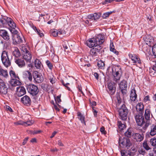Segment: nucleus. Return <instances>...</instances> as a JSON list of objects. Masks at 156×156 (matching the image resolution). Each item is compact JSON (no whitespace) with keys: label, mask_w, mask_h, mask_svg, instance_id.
Returning a JSON list of instances; mask_svg holds the SVG:
<instances>
[{"label":"nucleus","mask_w":156,"mask_h":156,"mask_svg":"<svg viewBox=\"0 0 156 156\" xmlns=\"http://www.w3.org/2000/svg\"><path fill=\"white\" fill-rule=\"evenodd\" d=\"M104 35L99 34L90 39L87 42V45L89 47H94L90 50V54L91 55L95 56L99 53L102 48L101 45L104 42Z\"/></svg>","instance_id":"nucleus-1"},{"label":"nucleus","mask_w":156,"mask_h":156,"mask_svg":"<svg viewBox=\"0 0 156 156\" xmlns=\"http://www.w3.org/2000/svg\"><path fill=\"white\" fill-rule=\"evenodd\" d=\"M112 75L114 80L117 82L120 80L122 74L121 67L119 66H115L112 69Z\"/></svg>","instance_id":"nucleus-2"},{"label":"nucleus","mask_w":156,"mask_h":156,"mask_svg":"<svg viewBox=\"0 0 156 156\" xmlns=\"http://www.w3.org/2000/svg\"><path fill=\"white\" fill-rule=\"evenodd\" d=\"M128 110L124 105H123L119 110L120 118L123 120H126L127 118Z\"/></svg>","instance_id":"nucleus-3"},{"label":"nucleus","mask_w":156,"mask_h":156,"mask_svg":"<svg viewBox=\"0 0 156 156\" xmlns=\"http://www.w3.org/2000/svg\"><path fill=\"white\" fill-rule=\"evenodd\" d=\"M119 143L120 146L122 148H128L131 145L130 140L127 138L120 137Z\"/></svg>","instance_id":"nucleus-4"},{"label":"nucleus","mask_w":156,"mask_h":156,"mask_svg":"<svg viewBox=\"0 0 156 156\" xmlns=\"http://www.w3.org/2000/svg\"><path fill=\"white\" fill-rule=\"evenodd\" d=\"M21 51L23 59L27 62H30L32 56L30 52L25 47H23L22 48Z\"/></svg>","instance_id":"nucleus-5"},{"label":"nucleus","mask_w":156,"mask_h":156,"mask_svg":"<svg viewBox=\"0 0 156 156\" xmlns=\"http://www.w3.org/2000/svg\"><path fill=\"white\" fill-rule=\"evenodd\" d=\"M1 60L3 64L6 67H7L11 65V62L9 58L8 52L3 51L1 55Z\"/></svg>","instance_id":"nucleus-6"},{"label":"nucleus","mask_w":156,"mask_h":156,"mask_svg":"<svg viewBox=\"0 0 156 156\" xmlns=\"http://www.w3.org/2000/svg\"><path fill=\"white\" fill-rule=\"evenodd\" d=\"M27 88L29 93L33 96L36 95L39 92L38 88L34 84H30L28 85Z\"/></svg>","instance_id":"nucleus-7"},{"label":"nucleus","mask_w":156,"mask_h":156,"mask_svg":"<svg viewBox=\"0 0 156 156\" xmlns=\"http://www.w3.org/2000/svg\"><path fill=\"white\" fill-rule=\"evenodd\" d=\"M150 110L149 109H147L145 110L144 117L145 119L146 120V122L145 124L143 127V128L144 130H145L150 124Z\"/></svg>","instance_id":"nucleus-8"},{"label":"nucleus","mask_w":156,"mask_h":156,"mask_svg":"<svg viewBox=\"0 0 156 156\" xmlns=\"http://www.w3.org/2000/svg\"><path fill=\"white\" fill-rule=\"evenodd\" d=\"M119 86L123 96L126 95L127 93L126 88L127 87L126 81L124 80H123L119 84Z\"/></svg>","instance_id":"nucleus-9"},{"label":"nucleus","mask_w":156,"mask_h":156,"mask_svg":"<svg viewBox=\"0 0 156 156\" xmlns=\"http://www.w3.org/2000/svg\"><path fill=\"white\" fill-rule=\"evenodd\" d=\"M142 115L143 114H138L135 115V116L136 123L139 126H142L145 123Z\"/></svg>","instance_id":"nucleus-10"},{"label":"nucleus","mask_w":156,"mask_h":156,"mask_svg":"<svg viewBox=\"0 0 156 156\" xmlns=\"http://www.w3.org/2000/svg\"><path fill=\"white\" fill-rule=\"evenodd\" d=\"M33 76L34 81L36 83H41L43 80V78L41 74L37 72H35L34 73Z\"/></svg>","instance_id":"nucleus-11"},{"label":"nucleus","mask_w":156,"mask_h":156,"mask_svg":"<svg viewBox=\"0 0 156 156\" xmlns=\"http://www.w3.org/2000/svg\"><path fill=\"white\" fill-rule=\"evenodd\" d=\"M129 56L133 62V63L135 64H140L141 62L139 58L136 55L134 54H129Z\"/></svg>","instance_id":"nucleus-12"},{"label":"nucleus","mask_w":156,"mask_h":156,"mask_svg":"<svg viewBox=\"0 0 156 156\" xmlns=\"http://www.w3.org/2000/svg\"><path fill=\"white\" fill-rule=\"evenodd\" d=\"M8 88L5 83L2 80L0 81V93L1 94H5L7 93Z\"/></svg>","instance_id":"nucleus-13"},{"label":"nucleus","mask_w":156,"mask_h":156,"mask_svg":"<svg viewBox=\"0 0 156 156\" xmlns=\"http://www.w3.org/2000/svg\"><path fill=\"white\" fill-rule=\"evenodd\" d=\"M115 84L113 82H110L108 85V87L109 89V93L111 95L114 94L115 91Z\"/></svg>","instance_id":"nucleus-14"},{"label":"nucleus","mask_w":156,"mask_h":156,"mask_svg":"<svg viewBox=\"0 0 156 156\" xmlns=\"http://www.w3.org/2000/svg\"><path fill=\"white\" fill-rule=\"evenodd\" d=\"M144 40L146 44L148 45L149 46H151L154 44V38L151 35H147L144 39Z\"/></svg>","instance_id":"nucleus-15"},{"label":"nucleus","mask_w":156,"mask_h":156,"mask_svg":"<svg viewBox=\"0 0 156 156\" xmlns=\"http://www.w3.org/2000/svg\"><path fill=\"white\" fill-rule=\"evenodd\" d=\"M16 94L18 97H21L26 93L25 88L23 87L19 86L16 87Z\"/></svg>","instance_id":"nucleus-16"},{"label":"nucleus","mask_w":156,"mask_h":156,"mask_svg":"<svg viewBox=\"0 0 156 156\" xmlns=\"http://www.w3.org/2000/svg\"><path fill=\"white\" fill-rule=\"evenodd\" d=\"M21 102L24 105L28 106L30 105L31 100L30 97L27 95H25L21 99Z\"/></svg>","instance_id":"nucleus-17"},{"label":"nucleus","mask_w":156,"mask_h":156,"mask_svg":"<svg viewBox=\"0 0 156 156\" xmlns=\"http://www.w3.org/2000/svg\"><path fill=\"white\" fill-rule=\"evenodd\" d=\"M0 36L4 40L7 41L8 42L9 41V37L6 31L5 30H0Z\"/></svg>","instance_id":"nucleus-18"},{"label":"nucleus","mask_w":156,"mask_h":156,"mask_svg":"<svg viewBox=\"0 0 156 156\" xmlns=\"http://www.w3.org/2000/svg\"><path fill=\"white\" fill-rule=\"evenodd\" d=\"M137 112L140 114H143L144 112V108L143 103H138L136 107Z\"/></svg>","instance_id":"nucleus-19"},{"label":"nucleus","mask_w":156,"mask_h":156,"mask_svg":"<svg viewBox=\"0 0 156 156\" xmlns=\"http://www.w3.org/2000/svg\"><path fill=\"white\" fill-rule=\"evenodd\" d=\"M133 137L136 141L140 142L142 141L144 138V136L143 134H141L138 133H136L134 134L133 135Z\"/></svg>","instance_id":"nucleus-20"},{"label":"nucleus","mask_w":156,"mask_h":156,"mask_svg":"<svg viewBox=\"0 0 156 156\" xmlns=\"http://www.w3.org/2000/svg\"><path fill=\"white\" fill-rule=\"evenodd\" d=\"M137 98V95L136 93V91L135 89L131 90L130 94V98L131 101H134Z\"/></svg>","instance_id":"nucleus-21"},{"label":"nucleus","mask_w":156,"mask_h":156,"mask_svg":"<svg viewBox=\"0 0 156 156\" xmlns=\"http://www.w3.org/2000/svg\"><path fill=\"white\" fill-rule=\"evenodd\" d=\"M15 62L20 67H23L25 65V63L22 58H16L15 59Z\"/></svg>","instance_id":"nucleus-22"},{"label":"nucleus","mask_w":156,"mask_h":156,"mask_svg":"<svg viewBox=\"0 0 156 156\" xmlns=\"http://www.w3.org/2000/svg\"><path fill=\"white\" fill-rule=\"evenodd\" d=\"M14 38L15 42L17 43H23L24 41H25L24 38L22 35L20 36L18 34H17Z\"/></svg>","instance_id":"nucleus-23"},{"label":"nucleus","mask_w":156,"mask_h":156,"mask_svg":"<svg viewBox=\"0 0 156 156\" xmlns=\"http://www.w3.org/2000/svg\"><path fill=\"white\" fill-rule=\"evenodd\" d=\"M29 24L30 27L32 28L40 37H41L44 36L43 34L41 32L40 30L37 29L36 27L32 23L29 22Z\"/></svg>","instance_id":"nucleus-24"},{"label":"nucleus","mask_w":156,"mask_h":156,"mask_svg":"<svg viewBox=\"0 0 156 156\" xmlns=\"http://www.w3.org/2000/svg\"><path fill=\"white\" fill-rule=\"evenodd\" d=\"M150 145L153 147V151L156 154V138H151L149 141Z\"/></svg>","instance_id":"nucleus-25"},{"label":"nucleus","mask_w":156,"mask_h":156,"mask_svg":"<svg viewBox=\"0 0 156 156\" xmlns=\"http://www.w3.org/2000/svg\"><path fill=\"white\" fill-rule=\"evenodd\" d=\"M17 79H12L11 80V84L12 86L15 87L21 85V83Z\"/></svg>","instance_id":"nucleus-26"},{"label":"nucleus","mask_w":156,"mask_h":156,"mask_svg":"<svg viewBox=\"0 0 156 156\" xmlns=\"http://www.w3.org/2000/svg\"><path fill=\"white\" fill-rule=\"evenodd\" d=\"M78 63L79 65L85 67L86 69H87V67L90 66V63L86 64L85 60L83 58L80 59V61H78Z\"/></svg>","instance_id":"nucleus-27"},{"label":"nucleus","mask_w":156,"mask_h":156,"mask_svg":"<svg viewBox=\"0 0 156 156\" xmlns=\"http://www.w3.org/2000/svg\"><path fill=\"white\" fill-rule=\"evenodd\" d=\"M12 20L11 18L5 16L0 20V22L3 25L8 24L9 22L12 21Z\"/></svg>","instance_id":"nucleus-28"},{"label":"nucleus","mask_w":156,"mask_h":156,"mask_svg":"<svg viewBox=\"0 0 156 156\" xmlns=\"http://www.w3.org/2000/svg\"><path fill=\"white\" fill-rule=\"evenodd\" d=\"M150 134L152 136H154L156 134V126L153 124L151 126V131Z\"/></svg>","instance_id":"nucleus-29"},{"label":"nucleus","mask_w":156,"mask_h":156,"mask_svg":"<svg viewBox=\"0 0 156 156\" xmlns=\"http://www.w3.org/2000/svg\"><path fill=\"white\" fill-rule=\"evenodd\" d=\"M121 154L122 156H131L132 153L129 151L122 150L121 151Z\"/></svg>","instance_id":"nucleus-30"},{"label":"nucleus","mask_w":156,"mask_h":156,"mask_svg":"<svg viewBox=\"0 0 156 156\" xmlns=\"http://www.w3.org/2000/svg\"><path fill=\"white\" fill-rule=\"evenodd\" d=\"M142 145L143 147L147 151H148L151 149V148L149 146L147 140H145L143 142Z\"/></svg>","instance_id":"nucleus-31"},{"label":"nucleus","mask_w":156,"mask_h":156,"mask_svg":"<svg viewBox=\"0 0 156 156\" xmlns=\"http://www.w3.org/2000/svg\"><path fill=\"white\" fill-rule=\"evenodd\" d=\"M77 115L78 116L79 119L81 121V122L83 123H84L85 125L86 123L84 120V116L80 112H78L77 113Z\"/></svg>","instance_id":"nucleus-32"},{"label":"nucleus","mask_w":156,"mask_h":156,"mask_svg":"<svg viewBox=\"0 0 156 156\" xmlns=\"http://www.w3.org/2000/svg\"><path fill=\"white\" fill-rule=\"evenodd\" d=\"M133 133V131L131 128H129L125 133V135L127 137H130Z\"/></svg>","instance_id":"nucleus-33"},{"label":"nucleus","mask_w":156,"mask_h":156,"mask_svg":"<svg viewBox=\"0 0 156 156\" xmlns=\"http://www.w3.org/2000/svg\"><path fill=\"white\" fill-rule=\"evenodd\" d=\"M34 66L37 69H40L41 66V62L37 59H36L34 61Z\"/></svg>","instance_id":"nucleus-34"},{"label":"nucleus","mask_w":156,"mask_h":156,"mask_svg":"<svg viewBox=\"0 0 156 156\" xmlns=\"http://www.w3.org/2000/svg\"><path fill=\"white\" fill-rule=\"evenodd\" d=\"M13 55L16 57H19L20 55L19 50L16 47L14 48V50L13 52Z\"/></svg>","instance_id":"nucleus-35"},{"label":"nucleus","mask_w":156,"mask_h":156,"mask_svg":"<svg viewBox=\"0 0 156 156\" xmlns=\"http://www.w3.org/2000/svg\"><path fill=\"white\" fill-rule=\"evenodd\" d=\"M10 75L12 79H19V77L13 71L11 70L9 72Z\"/></svg>","instance_id":"nucleus-36"},{"label":"nucleus","mask_w":156,"mask_h":156,"mask_svg":"<svg viewBox=\"0 0 156 156\" xmlns=\"http://www.w3.org/2000/svg\"><path fill=\"white\" fill-rule=\"evenodd\" d=\"M118 125L119 129L120 130H123L126 127L125 125L122 123L121 121H118Z\"/></svg>","instance_id":"nucleus-37"},{"label":"nucleus","mask_w":156,"mask_h":156,"mask_svg":"<svg viewBox=\"0 0 156 156\" xmlns=\"http://www.w3.org/2000/svg\"><path fill=\"white\" fill-rule=\"evenodd\" d=\"M98 66L99 69H104L105 63L101 60L98 61Z\"/></svg>","instance_id":"nucleus-38"},{"label":"nucleus","mask_w":156,"mask_h":156,"mask_svg":"<svg viewBox=\"0 0 156 156\" xmlns=\"http://www.w3.org/2000/svg\"><path fill=\"white\" fill-rule=\"evenodd\" d=\"M51 35L54 37H57L58 34V30L55 29H53L51 30L50 31Z\"/></svg>","instance_id":"nucleus-39"},{"label":"nucleus","mask_w":156,"mask_h":156,"mask_svg":"<svg viewBox=\"0 0 156 156\" xmlns=\"http://www.w3.org/2000/svg\"><path fill=\"white\" fill-rule=\"evenodd\" d=\"M8 25L11 28H15L16 27V24L12 20V21H11V22L8 23Z\"/></svg>","instance_id":"nucleus-40"},{"label":"nucleus","mask_w":156,"mask_h":156,"mask_svg":"<svg viewBox=\"0 0 156 156\" xmlns=\"http://www.w3.org/2000/svg\"><path fill=\"white\" fill-rule=\"evenodd\" d=\"M1 75H2L4 77L6 78L8 76V73L7 71L6 70H4L2 69L1 71Z\"/></svg>","instance_id":"nucleus-41"},{"label":"nucleus","mask_w":156,"mask_h":156,"mask_svg":"<svg viewBox=\"0 0 156 156\" xmlns=\"http://www.w3.org/2000/svg\"><path fill=\"white\" fill-rule=\"evenodd\" d=\"M46 64L47 66L50 69H52L53 68V66L51 62L49 60H48L46 62Z\"/></svg>","instance_id":"nucleus-42"},{"label":"nucleus","mask_w":156,"mask_h":156,"mask_svg":"<svg viewBox=\"0 0 156 156\" xmlns=\"http://www.w3.org/2000/svg\"><path fill=\"white\" fill-rule=\"evenodd\" d=\"M112 13V12L110 11L104 13L102 16V17L104 19L108 17Z\"/></svg>","instance_id":"nucleus-43"},{"label":"nucleus","mask_w":156,"mask_h":156,"mask_svg":"<svg viewBox=\"0 0 156 156\" xmlns=\"http://www.w3.org/2000/svg\"><path fill=\"white\" fill-rule=\"evenodd\" d=\"M24 125L25 126H30L32 125L34 123V121L32 120H30L26 122H24Z\"/></svg>","instance_id":"nucleus-44"},{"label":"nucleus","mask_w":156,"mask_h":156,"mask_svg":"<svg viewBox=\"0 0 156 156\" xmlns=\"http://www.w3.org/2000/svg\"><path fill=\"white\" fill-rule=\"evenodd\" d=\"M93 15V19L94 20H96L99 19L100 17V14H98L96 13H94Z\"/></svg>","instance_id":"nucleus-45"},{"label":"nucleus","mask_w":156,"mask_h":156,"mask_svg":"<svg viewBox=\"0 0 156 156\" xmlns=\"http://www.w3.org/2000/svg\"><path fill=\"white\" fill-rule=\"evenodd\" d=\"M24 122L22 121H19L17 122L14 123V124L16 125H21L24 126Z\"/></svg>","instance_id":"nucleus-46"},{"label":"nucleus","mask_w":156,"mask_h":156,"mask_svg":"<svg viewBox=\"0 0 156 156\" xmlns=\"http://www.w3.org/2000/svg\"><path fill=\"white\" fill-rule=\"evenodd\" d=\"M138 152L140 154L145 155L146 154V152L142 148L139 149Z\"/></svg>","instance_id":"nucleus-47"},{"label":"nucleus","mask_w":156,"mask_h":156,"mask_svg":"<svg viewBox=\"0 0 156 156\" xmlns=\"http://www.w3.org/2000/svg\"><path fill=\"white\" fill-rule=\"evenodd\" d=\"M152 51L153 55L154 56H156V43L153 46Z\"/></svg>","instance_id":"nucleus-48"},{"label":"nucleus","mask_w":156,"mask_h":156,"mask_svg":"<svg viewBox=\"0 0 156 156\" xmlns=\"http://www.w3.org/2000/svg\"><path fill=\"white\" fill-rule=\"evenodd\" d=\"M60 96H57L56 98H55V101L57 104L60 103L61 101L60 99Z\"/></svg>","instance_id":"nucleus-49"},{"label":"nucleus","mask_w":156,"mask_h":156,"mask_svg":"<svg viewBox=\"0 0 156 156\" xmlns=\"http://www.w3.org/2000/svg\"><path fill=\"white\" fill-rule=\"evenodd\" d=\"M66 32L64 30L61 29L58 30V34L59 35H64L66 34Z\"/></svg>","instance_id":"nucleus-50"},{"label":"nucleus","mask_w":156,"mask_h":156,"mask_svg":"<svg viewBox=\"0 0 156 156\" xmlns=\"http://www.w3.org/2000/svg\"><path fill=\"white\" fill-rule=\"evenodd\" d=\"M110 50L111 51L113 52L116 55L119 54V52L114 48H111Z\"/></svg>","instance_id":"nucleus-51"},{"label":"nucleus","mask_w":156,"mask_h":156,"mask_svg":"<svg viewBox=\"0 0 156 156\" xmlns=\"http://www.w3.org/2000/svg\"><path fill=\"white\" fill-rule=\"evenodd\" d=\"M100 130L101 132L103 134H104L105 135L106 133V131L105 130V128L103 126H102Z\"/></svg>","instance_id":"nucleus-52"},{"label":"nucleus","mask_w":156,"mask_h":156,"mask_svg":"<svg viewBox=\"0 0 156 156\" xmlns=\"http://www.w3.org/2000/svg\"><path fill=\"white\" fill-rule=\"evenodd\" d=\"M144 101L145 102H146L147 101H150V97L148 95L145 97L144 99Z\"/></svg>","instance_id":"nucleus-53"},{"label":"nucleus","mask_w":156,"mask_h":156,"mask_svg":"<svg viewBox=\"0 0 156 156\" xmlns=\"http://www.w3.org/2000/svg\"><path fill=\"white\" fill-rule=\"evenodd\" d=\"M50 81L52 84L54 83L55 82V78L53 77L50 78L49 79Z\"/></svg>","instance_id":"nucleus-54"},{"label":"nucleus","mask_w":156,"mask_h":156,"mask_svg":"<svg viewBox=\"0 0 156 156\" xmlns=\"http://www.w3.org/2000/svg\"><path fill=\"white\" fill-rule=\"evenodd\" d=\"M11 32L14 34H16L17 33V31L15 29V28H12V29L10 30Z\"/></svg>","instance_id":"nucleus-55"},{"label":"nucleus","mask_w":156,"mask_h":156,"mask_svg":"<svg viewBox=\"0 0 156 156\" xmlns=\"http://www.w3.org/2000/svg\"><path fill=\"white\" fill-rule=\"evenodd\" d=\"M27 78L30 81L32 80V77L31 73H30V74L28 75L27 76H26Z\"/></svg>","instance_id":"nucleus-56"},{"label":"nucleus","mask_w":156,"mask_h":156,"mask_svg":"<svg viewBox=\"0 0 156 156\" xmlns=\"http://www.w3.org/2000/svg\"><path fill=\"white\" fill-rule=\"evenodd\" d=\"M28 138H29L28 137H26V138H25L23 140V142L22 143V144L23 145H25L26 144V143H27V140H28Z\"/></svg>","instance_id":"nucleus-57"},{"label":"nucleus","mask_w":156,"mask_h":156,"mask_svg":"<svg viewBox=\"0 0 156 156\" xmlns=\"http://www.w3.org/2000/svg\"><path fill=\"white\" fill-rule=\"evenodd\" d=\"M92 110L94 116L95 117L97 116V112L96 110H94V107H92Z\"/></svg>","instance_id":"nucleus-58"},{"label":"nucleus","mask_w":156,"mask_h":156,"mask_svg":"<svg viewBox=\"0 0 156 156\" xmlns=\"http://www.w3.org/2000/svg\"><path fill=\"white\" fill-rule=\"evenodd\" d=\"M34 132H33V134H35L38 133H39L41 132V130H34Z\"/></svg>","instance_id":"nucleus-59"},{"label":"nucleus","mask_w":156,"mask_h":156,"mask_svg":"<svg viewBox=\"0 0 156 156\" xmlns=\"http://www.w3.org/2000/svg\"><path fill=\"white\" fill-rule=\"evenodd\" d=\"M58 151V149H57L56 147L53 149H51L50 150V151L52 152H57Z\"/></svg>","instance_id":"nucleus-60"},{"label":"nucleus","mask_w":156,"mask_h":156,"mask_svg":"<svg viewBox=\"0 0 156 156\" xmlns=\"http://www.w3.org/2000/svg\"><path fill=\"white\" fill-rule=\"evenodd\" d=\"M58 144L60 146H63V144L62 143V142L60 140H59L58 141Z\"/></svg>","instance_id":"nucleus-61"},{"label":"nucleus","mask_w":156,"mask_h":156,"mask_svg":"<svg viewBox=\"0 0 156 156\" xmlns=\"http://www.w3.org/2000/svg\"><path fill=\"white\" fill-rule=\"evenodd\" d=\"M6 108L7 110L9 111L10 112H12V110L11 108H10V107H9V106H6Z\"/></svg>","instance_id":"nucleus-62"},{"label":"nucleus","mask_w":156,"mask_h":156,"mask_svg":"<svg viewBox=\"0 0 156 156\" xmlns=\"http://www.w3.org/2000/svg\"><path fill=\"white\" fill-rule=\"evenodd\" d=\"M77 88L78 89L79 91L81 93L83 94V92L82 91V88L81 86L79 85H78Z\"/></svg>","instance_id":"nucleus-63"},{"label":"nucleus","mask_w":156,"mask_h":156,"mask_svg":"<svg viewBox=\"0 0 156 156\" xmlns=\"http://www.w3.org/2000/svg\"><path fill=\"white\" fill-rule=\"evenodd\" d=\"M94 75L96 79L98 80V73H95Z\"/></svg>","instance_id":"nucleus-64"}]
</instances>
